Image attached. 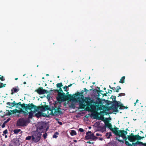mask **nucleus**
<instances>
[{"label": "nucleus", "mask_w": 146, "mask_h": 146, "mask_svg": "<svg viewBox=\"0 0 146 146\" xmlns=\"http://www.w3.org/2000/svg\"><path fill=\"white\" fill-rule=\"evenodd\" d=\"M61 106V104L57 102L54 104V107L53 106L52 108L49 107L48 105L45 104L41 106H37V110H38L43 112L45 111L46 110H49L51 111L50 114L51 115H56L59 114H62V112L60 108Z\"/></svg>", "instance_id": "1"}, {"label": "nucleus", "mask_w": 146, "mask_h": 146, "mask_svg": "<svg viewBox=\"0 0 146 146\" xmlns=\"http://www.w3.org/2000/svg\"><path fill=\"white\" fill-rule=\"evenodd\" d=\"M58 97H56L57 100L59 102H61L63 100H70L74 101L75 98H74L73 95L71 94L66 95L63 92L62 93H59L58 94Z\"/></svg>", "instance_id": "2"}, {"label": "nucleus", "mask_w": 146, "mask_h": 146, "mask_svg": "<svg viewBox=\"0 0 146 146\" xmlns=\"http://www.w3.org/2000/svg\"><path fill=\"white\" fill-rule=\"evenodd\" d=\"M41 135V134L40 132L37 131H34L32 136V141L35 143L38 142L40 140Z\"/></svg>", "instance_id": "3"}, {"label": "nucleus", "mask_w": 146, "mask_h": 146, "mask_svg": "<svg viewBox=\"0 0 146 146\" xmlns=\"http://www.w3.org/2000/svg\"><path fill=\"white\" fill-rule=\"evenodd\" d=\"M30 120L29 119H25L24 118H20L17 122V125L18 126H26L27 123H29Z\"/></svg>", "instance_id": "4"}, {"label": "nucleus", "mask_w": 146, "mask_h": 146, "mask_svg": "<svg viewBox=\"0 0 146 146\" xmlns=\"http://www.w3.org/2000/svg\"><path fill=\"white\" fill-rule=\"evenodd\" d=\"M84 92L85 91L82 90L80 92H78L73 94V96H74L73 97L74 98H75V97H77L76 98H75V100H74V101L80 102L82 99V98L84 97L83 94Z\"/></svg>", "instance_id": "5"}, {"label": "nucleus", "mask_w": 146, "mask_h": 146, "mask_svg": "<svg viewBox=\"0 0 146 146\" xmlns=\"http://www.w3.org/2000/svg\"><path fill=\"white\" fill-rule=\"evenodd\" d=\"M113 133L116 135L124 138L126 137V135L127 134V132L124 130H118V129H117L115 130Z\"/></svg>", "instance_id": "6"}, {"label": "nucleus", "mask_w": 146, "mask_h": 146, "mask_svg": "<svg viewBox=\"0 0 146 146\" xmlns=\"http://www.w3.org/2000/svg\"><path fill=\"white\" fill-rule=\"evenodd\" d=\"M33 109H34L35 111H37V106L33 103H31L28 104H25L23 109L25 110L26 111H27V110H29L32 111Z\"/></svg>", "instance_id": "7"}, {"label": "nucleus", "mask_w": 146, "mask_h": 146, "mask_svg": "<svg viewBox=\"0 0 146 146\" xmlns=\"http://www.w3.org/2000/svg\"><path fill=\"white\" fill-rule=\"evenodd\" d=\"M104 122L105 126L107 127L109 129L113 132V133H114L115 130L118 129V128L115 127H115L114 128H112V126L111 123L109 122L108 119V118H106V120H105Z\"/></svg>", "instance_id": "8"}, {"label": "nucleus", "mask_w": 146, "mask_h": 146, "mask_svg": "<svg viewBox=\"0 0 146 146\" xmlns=\"http://www.w3.org/2000/svg\"><path fill=\"white\" fill-rule=\"evenodd\" d=\"M84 102L86 103V106L89 107H92L94 104H96L94 102L95 101L94 100L92 99L90 97L86 98Z\"/></svg>", "instance_id": "9"}, {"label": "nucleus", "mask_w": 146, "mask_h": 146, "mask_svg": "<svg viewBox=\"0 0 146 146\" xmlns=\"http://www.w3.org/2000/svg\"><path fill=\"white\" fill-rule=\"evenodd\" d=\"M85 138L87 140L91 139L93 140H96L98 139V137L95 136L94 134L92 133L91 131H88L86 133V136Z\"/></svg>", "instance_id": "10"}, {"label": "nucleus", "mask_w": 146, "mask_h": 146, "mask_svg": "<svg viewBox=\"0 0 146 146\" xmlns=\"http://www.w3.org/2000/svg\"><path fill=\"white\" fill-rule=\"evenodd\" d=\"M101 109V110H100V113L101 114H102L103 115H107L109 114H110L111 113H109L106 111H109V109L108 107L106 106H105L103 105H102Z\"/></svg>", "instance_id": "11"}, {"label": "nucleus", "mask_w": 146, "mask_h": 146, "mask_svg": "<svg viewBox=\"0 0 146 146\" xmlns=\"http://www.w3.org/2000/svg\"><path fill=\"white\" fill-rule=\"evenodd\" d=\"M119 103L113 104L111 107L110 108V109L113 110V112H118L119 111L118 108L119 107Z\"/></svg>", "instance_id": "12"}, {"label": "nucleus", "mask_w": 146, "mask_h": 146, "mask_svg": "<svg viewBox=\"0 0 146 146\" xmlns=\"http://www.w3.org/2000/svg\"><path fill=\"white\" fill-rule=\"evenodd\" d=\"M36 92L39 94H42L45 93H47L48 91L44 89L42 87L38 88L36 90Z\"/></svg>", "instance_id": "13"}, {"label": "nucleus", "mask_w": 146, "mask_h": 146, "mask_svg": "<svg viewBox=\"0 0 146 146\" xmlns=\"http://www.w3.org/2000/svg\"><path fill=\"white\" fill-rule=\"evenodd\" d=\"M95 103H96V104H94V105H93V107H94L96 108V110L97 111H98V110H101V107L102 106V104L101 102H99L96 101H95Z\"/></svg>", "instance_id": "14"}, {"label": "nucleus", "mask_w": 146, "mask_h": 146, "mask_svg": "<svg viewBox=\"0 0 146 146\" xmlns=\"http://www.w3.org/2000/svg\"><path fill=\"white\" fill-rule=\"evenodd\" d=\"M136 138V135H133L132 133H131L130 135H128V139L130 142H132L135 141Z\"/></svg>", "instance_id": "15"}, {"label": "nucleus", "mask_w": 146, "mask_h": 146, "mask_svg": "<svg viewBox=\"0 0 146 146\" xmlns=\"http://www.w3.org/2000/svg\"><path fill=\"white\" fill-rule=\"evenodd\" d=\"M19 88L18 86L15 87H13L11 90V95L15 93L18 92L19 91Z\"/></svg>", "instance_id": "16"}, {"label": "nucleus", "mask_w": 146, "mask_h": 146, "mask_svg": "<svg viewBox=\"0 0 146 146\" xmlns=\"http://www.w3.org/2000/svg\"><path fill=\"white\" fill-rule=\"evenodd\" d=\"M15 101H14L12 103L7 102V104L9 105V106H10V107H9L10 108L11 107H14V106H15Z\"/></svg>", "instance_id": "17"}, {"label": "nucleus", "mask_w": 146, "mask_h": 146, "mask_svg": "<svg viewBox=\"0 0 146 146\" xmlns=\"http://www.w3.org/2000/svg\"><path fill=\"white\" fill-rule=\"evenodd\" d=\"M111 98H112L113 100V104H117V103H118V102L116 100V97L115 96H112Z\"/></svg>", "instance_id": "18"}, {"label": "nucleus", "mask_w": 146, "mask_h": 146, "mask_svg": "<svg viewBox=\"0 0 146 146\" xmlns=\"http://www.w3.org/2000/svg\"><path fill=\"white\" fill-rule=\"evenodd\" d=\"M15 105H19L23 109L24 107H25V104L24 103L21 104V102H19L18 103H16L15 102Z\"/></svg>", "instance_id": "19"}, {"label": "nucleus", "mask_w": 146, "mask_h": 146, "mask_svg": "<svg viewBox=\"0 0 146 146\" xmlns=\"http://www.w3.org/2000/svg\"><path fill=\"white\" fill-rule=\"evenodd\" d=\"M21 131V133H22V131L20 129H15L13 131L14 133L17 134Z\"/></svg>", "instance_id": "20"}, {"label": "nucleus", "mask_w": 146, "mask_h": 146, "mask_svg": "<svg viewBox=\"0 0 146 146\" xmlns=\"http://www.w3.org/2000/svg\"><path fill=\"white\" fill-rule=\"evenodd\" d=\"M125 76H123L120 79V80L119 81V82L123 84L125 82Z\"/></svg>", "instance_id": "21"}, {"label": "nucleus", "mask_w": 146, "mask_h": 146, "mask_svg": "<svg viewBox=\"0 0 146 146\" xmlns=\"http://www.w3.org/2000/svg\"><path fill=\"white\" fill-rule=\"evenodd\" d=\"M142 144H143V142H141V141H137L135 143H133L132 145H133V146H135L137 145H141Z\"/></svg>", "instance_id": "22"}, {"label": "nucleus", "mask_w": 146, "mask_h": 146, "mask_svg": "<svg viewBox=\"0 0 146 146\" xmlns=\"http://www.w3.org/2000/svg\"><path fill=\"white\" fill-rule=\"evenodd\" d=\"M45 125L44 124H42L41 125H39L38 126V128L39 129H45Z\"/></svg>", "instance_id": "23"}, {"label": "nucleus", "mask_w": 146, "mask_h": 146, "mask_svg": "<svg viewBox=\"0 0 146 146\" xmlns=\"http://www.w3.org/2000/svg\"><path fill=\"white\" fill-rule=\"evenodd\" d=\"M86 106L82 103H80L79 104V108L81 109L84 108Z\"/></svg>", "instance_id": "24"}, {"label": "nucleus", "mask_w": 146, "mask_h": 146, "mask_svg": "<svg viewBox=\"0 0 146 146\" xmlns=\"http://www.w3.org/2000/svg\"><path fill=\"white\" fill-rule=\"evenodd\" d=\"M53 90L54 91H55L56 92L58 93V94H59V93H61V92H62V93L63 92L61 88H59V90Z\"/></svg>", "instance_id": "25"}, {"label": "nucleus", "mask_w": 146, "mask_h": 146, "mask_svg": "<svg viewBox=\"0 0 146 146\" xmlns=\"http://www.w3.org/2000/svg\"><path fill=\"white\" fill-rule=\"evenodd\" d=\"M0 116L2 118L4 117L6 115V113L5 112H3L2 111H0Z\"/></svg>", "instance_id": "26"}, {"label": "nucleus", "mask_w": 146, "mask_h": 146, "mask_svg": "<svg viewBox=\"0 0 146 146\" xmlns=\"http://www.w3.org/2000/svg\"><path fill=\"white\" fill-rule=\"evenodd\" d=\"M136 140H139L141 139H142L143 138H144L145 137H141V136H140L138 135H136Z\"/></svg>", "instance_id": "27"}, {"label": "nucleus", "mask_w": 146, "mask_h": 146, "mask_svg": "<svg viewBox=\"0 0 146 146\" xmlns=\"http://www.w3.org/2000/svg\"><path fill=\"white\" fill-rule=\"evenodd\" d=\"M111 133V132L109 133H106V136L107 137V138L109 139L110 138V136H112Z\"/></svg>", "instance_id": "28"}, {"label": "nucleus", "mask_w": 146, "mask_h": 146, "mask_svg": "<svg viewBox=\"0 0 146 146\" xmlns=\"http://www.w3.org/2000/svg\"><path fill=\"white\" fill-rule=\"evenodd\" d=\"M70 134L72 136L75 135H76V133L75 130H72L71 131Z\"/></svg>", "instance_id": "29"}, {"label": "nucleus", "mask_w": 146, "mask_h": 146, "mask_svg": "<svg viewBox=\"0 0 146 146\" xmlns=\"http://www.w3.org/2000/svg\"><path fill=\"white\" fill-rule=\"evenodd\" d=\"M29 117L28 119H29L30 118H31L33 117V114L32 112V111L29 112Z\"/></svg>", "instance_id": "30"}, {"label": "nucleus", "mask_w": 146, "mask_h": 146, "mask_svg": "<svg viewBox=\"0 0 146 146\" xmlns=\"http://www.w3.org/2000/svg\"><path fill=\"white\" fill-rule=\"evenodd\" d=\"M59 134V133L58 132H55L54 133V134L53 135V138H56L58 136H57V135H58Z\"/></svg>", "instance_id": "31"}, {"label": "nucleus", "mask_w": 146, "mask_h": 146, "mask_svg": "<svg viewBox=\"0 0 146 146\" xmlns=\"http://www.w3.org/2000/svg\"><path fill=\"white\" fill-rule=\"evenodd\" d=\"M63 86L62 84V82H60L59 83H58L56 85V86L57 88H61Z\"/></svg>", "instance_id": "32"}, {"label": "nucleus", "mask_w": 146, "mask_h": 146, "mask_svg": "<svg viewBox=\"0 0 146 146\" xmlns=\"http://www.w3.org/2000/svg\"><path fill=\"white\" fill-rule=\"evenodd\" d=\"M119 109L120 110H124L125 109V106L123 105L122 104H119Z\"/></svg>", "instance_id": "33"}, {"label": "nucleus", "mask_w": 146, "mask_h": 146, "mask_svg": "<svg viewBox=\"0 0 146 146\" xmlns=\"http://www.w3.org/2000/svg\"><path fill=\"white\" fill-rule=\"evenodd\" d=\"M96 90V91L97 93H98V97H99L100 95V92H104V91L102 90Z\"/></svg>", "instance_id": "34"}, {"label": "nucleus", "mask_w": 146, "mask_h": 146, "mask_svg": "<svg viewBox=\"0 0 146 146\" xmlns=\"http://www.w3.org/2000/svg\"><path fill=\"white\" fill-rule=\"evenodd\" d=\"M6 85V84H3L0 82V88L5 87Z\"/></svg>", "instance_id": "35"}, {"label": "nucleus", "mask_w": 146, "mask_h": 146, "mask_svg": "<svg viewBox=\"0 0 146 146\" xmlns=\"http://www.w3.org/2000/svg\"><path fill=\"white\" fill-rule=\"evenodd\" d=\"M41 115V113L39 112L36 114V116L37 117H39Z\"/></svg>", "instance_id": "36"}, {"label": "nucleus", "mask_w": 146, "mask_h": 146, "mask_svg": "<svg viewBox=\"0 0 146 146\" xmlns=\"http://www.w3.org/2000/svg\"><path fill=\"white\" fill-rule=\"evenodd\" d=\"M117 88L116 89L115 92H119V90H121V88L119 86H117Z\"/></svg>", "instance_id": "37"}, {"label": "nucleus", "mask_w": 146, "mask_h": 146, "mask_svg": "<svg viewBox=\"0 0 146 146\" xmlns=\"http://www.w3.org/2000/svg\"><path fill=\"white\" fill-rule=\"evenodd\" d=\"M125 144L129 146H133L128 141H125Z\"/></svg>", "instance_id": "38"}, {"label": "nucleus", "mask_w": 146, "mask_h": 146, "mask_svg": "<svg viewBox=\"0 0 146 146\" xmlns=\"http://www.w3.org/2000/svg\"><path fill=\"white\" fill-rule=\"evenodd\" d=\"M31 138H32V136H28L25 139L26 140H29Z\"/></svg>", "instance_id": "39"}, {"label": "nucleus", "mask_w": 146, "mask_h": 146, "mask_svg": "<svg viewBox=\"0 0 146 146\" xmlns=\"http://www.w3.org/2000/svg\"><path fill=\"white\" fill-rule=\"evenodd\" d=\"M125 95L124 93H121L119 94L118 97L125 96Z\"/></svg>", "instance_id": "40"}, {"label": "nucleus", "mask_w": 146, "mask_h": 146, "mask_svg": "<svg viewBox=\"0 0 146 146\" xmlns=\"http://www.w3.org/2000/svg\"><path fill=\"white\" fill-rule=\"evenodd\" d=\"M0 80H1L2 81H3L5 80V79L4 78L3 76L0 75Z\"/></svg>", "instance_id": "41"}, {"label": "nucleus", "mask_w": 146, "mask_h": 146, "mask_svg": "<svg viewBox=\"0 0 146 146\" xmlns=\"http://www.w3.org/2000/svg\"><path fill=\"white\" fill-rule=\"evenodd\" d=\"M47 136V133H46L45 132V133H44V134H43V135L44 138V139H45L46 138Z\"/></svg>", "instance_id": "42"}, {"label": "nucleus", "mask_w": 146, "mask_h": 146, "mask_svg": "<svg viewBox=\"0 0 146 146\" xmlns=\"http://www.w3.org/2000/svg\"><path fill=\"white\" fill-rule=\"evenodd\" d=\"M68 88V87L67 86H65L63 87V89L65 90L64 91L67 92V89Z\"/></svg>", "instance_id": "43"}, {"label": "nucleus", "mask_w": 146, "mask_h": 146, "mask_svg": "<svg viewBox=\"0 0 146 146\" xmlns=\"http://www.w3.org/2000/svg\"><path fill=\"white\" fill-rule=\"evenodd\" d=\"M6 115H11V113L9 111V110H8L7 112L6 113Z\"/></svg>", "instance_id": "44"}, {"label": "nucleus", "mask_w": 146, "mask_h": 146, "mask_svg": "<svg viewBox=\"0 0 146 146\" xmlns=\"http://www.w3.org/2000/svg\"><path fill=\"white\" fill-rule=\"evenodd\" d=\"M84 91H85V92H86L87 91H91L92 90V89H90L89 90H88L86 88H84Z\"/></svg>", "instance_id": "45"}, {"label": "nucleus", "mask_w": 146, "mask_h": 146, "mask_svg": "<svg viewBox=\"0 0 146 146\" xmlns=\"http://www.w3.org/2000/svg\"><path fill=\"white\" fill-rule=\"evenodd\" d=\"M23 113L24 114V115L25 116H26L28 114L27 112L25 111H23Z\"/></svg>", "instance_id": "46"}, {"label": "nucleus", "mask_w": 146, "mask_h": 146, "mask_svg": "<svg viewBox=\"0 0 146 146\" xmlns=\"http://www.w3.org/2000/svg\"><path fill=\"white\" fill-rule=\"evenodd\" d=\"M10 120V119L9 118H8L6 121H5L4 122L6 124L8 122H9Z\"/></svg>", "instance_id": "47"}, {"label": "nucleus", "mask_w": 146, "mask_h": 146, "mask_svg": "<svg viewBox=\"0 0 146 146\" xmlns=\"http://www.w3.org/2000/svg\"><path fill=\"white\" fill-rule=\"evenodd\" d=\"M79 131L80 132H83L84 131V130L83 129L80 128L79 129Z\"/></svg>", "instance_id": "48"}, {"label": "nucleus", "mask_w": 146, "mask_h": 146, "mask_svg": "<svg viewBox=\"0 0 146 146\" xmlns=\"http://www.w3.org/2000/svg\"><path fill=\"white\" fill-rule=\"evenodd\" d=\"M8 132V131H7V130L6 129L5 130L3 131V133L4 134H7Z\"/></svg>", "instance_id": "49"}, {"label": "nucleus", "mask_w": 146, "mask_h": 146, "mask_svg": "<svg viewBox=\"0 0 146 146\" xmlns=\"http://www.w3.org/2000/svg\"><path fill=\"white\" fill-rule=\"evenodd\" d=\"M5 124H6V123H5L4 122L1 126L3 128H4L5 126Z\"/></svg>", "instance_id": "50"}, {"label": "nucleus", "mask_w": 146, "mask_h": 146, "mask_svg": "<svg viewBox=\"0 0 146 146\" xmlns=\"http://www.w3.org/2000/svg\"><path fill=\"white\" fill-rule=\"evenodd\" d=\"M96 135L98 136H102V135L100 133H96Z\"/></svg>", "instance_id": "51"}, {"label": "nucleus", "mask_w": 146, "mask_h": 146, "mask_svg": "<svg viewBox=\"0 0 146 146\" xmlns=\"http://www.w3.org/2000/svg\"><path fill=\"white\" fill-rule=\"evenodd\" d=\"M108 92H106V93H104L103 94V96H107V94H108Z\"/></svg>", "instance_id": "52"}, {"label": "nucleus", "mask_w": 146, "mask_h": 146, "mask_svg": "<svg viewBox=\"0 0 146 146\" xmlns=\"http://www.w3.org/2000/svg\"><path fill=\"white\" fill-rule=\"evenodd\" d=\"M16 110H17V109H15V110H13L14 112L13 113V114H15L17 113V111H16Z\"/></svg>", "instance_id": "53"}, {"label": "nucleus", "mask_w": 146, "mask_h": 146, "mask_svg": "<svg viewBox=\"0 0 146 146\" xmlns=\"http://www.w3.org/2000/svg\"><path fill=\"white\" fill-rule=\"evenodd\" d=\"M138 101H139V100L138 99H137L136 101V102L134 103V106H135L136 104L138 102Z\"/></svg>", "instance_id": "54"}, {"label": "nucleus", "mask_w": 146, "mask_h": 146, "mask_svg": "<svg viewBox=\"0 0 146 146\" xmlns=\"http://www.w3.org/2000/svg\"><path fill=\"white\" fill-rule=\"evenodd\" d=\"M108 90L109 91L108 92V93H109L110 94L112 93V90Z\"/></svg>", "instance_id": "55"}, {"label": "nucleus", "mask_w": 146, "mask_h": 146, "mask_svg": "<svg viewBox=\"0 0 146 146\" xmlns=\"http://www.w3.org/2000/svg\"><path fill=\"white\" fill-rule=\"evenodd\" d=\"M110 89H112V90L114 91L115 90V87H112L111 88H110ZM115 91H114L113 92H115Z\"/></svg>", "instance_id": "56"}, {"label": "nucleus", "mask_w": 146, "mask_h": 146, "mask_svg": "<svg viewBox=\"0 0 146 146\" xmlns=\"http://www.w3.org/2000/svg\"><path fill=\"white\" fill-rule=\"evenodd\" d=\"M16 111H17V113H21V111L20 110H18L17 109V110H16Z\"/></svg>", "instance_id": "57"}, {"label": "nucleus", "mask_w": 146, "mask_h": 146, "mask_svg": "<svg viewBox=\"0 0 146 146\" xmlns=\"http://www.w3.org/2000/svg\"><path fill=\"white\" fill-rule=\"evenodd\" d=\"M118 141H119V142H123V140H119V139H118L117 140Z\"/></svg>", "instance_id": "58"}, {"label": "nucleus", "mask_w": 146, "mask_h": 146, "mask_svg": "<svg viewBox=\"0 0 146 146\" xmlns=\"http://www.w3.org/2000/svg\"><path fill=\"white\" fill-rule=\"evenodd\" d=\"M87 143H90V144H91V143H92V144H93V142H91V141H88V142Z\"/></svg>", "instance_id": "59"}, {"label": "nucleus", "mask_w": 146, "mask_h": 146, "mask_svg": "<svg viewBox=\"0 0 146 146\" xmlns=\"http://www.w3.org/2000/svg\"><path fill=\"white\" fill-rule=\"evenodd\" d=\"M72 84H70V85H68V86H67L68 87V88L69 87H71L72 85Z\"/></svg>", "instance_id": "60"}, {"label": "nucleus", "mask_w": 146, "mask_h": 146, "mask_svg": "<svg viewBox=\"0 0 146 146\" xmlns=\"http://www.w3.org/2000/svg\"><path fill=\"white\" fill-rule=\"evenodd\" d=\"M10 111H11V114H13V112H14V111H13V110H10Z\"/></svg>", "instance_id": "61"}, {"label": "nucleus", "mask_w": 146, "mask_h": 146, "mask_svg": "<svg viewBox=\"0 0 146 146\" xmlns=\"http://www.w3.org/2000/svg\"><path fill=\"white\" fill-rule=\"evenodd\" d=\"M141 145H142L144 146H146V143H143V144H142Z\"/></svg>", "instance_id": "62"}, {"label": "nucleus", "mask_w": 146, "mask_h": 146, "mask_svg": "<svg viewBox=\"0 0 146 146\" xmlns=\"http://www.w3.org/2000/svg\"><path fill=\"white\" fill-rule=\"evenodd\" d=\"M20 111H21V112H22V113H23V111H23L22 109H21L20 110Z\"/></svg>", "instance_id": "63"}, {"label": "nucleus", "mask_w": 146, "mask_h": 146, "mask_svg": "<svg viewBox=\"0 0 146 146\" xmlns=\"http://www.w3.org/2000/svg\"><path fill=\"white\" fill-rule=\"evenodd\" d=\"M15 106L16 108H18L19 106L18 105H15V106Z\"/></svg>", "instance_id": "64"}]
</instances>
